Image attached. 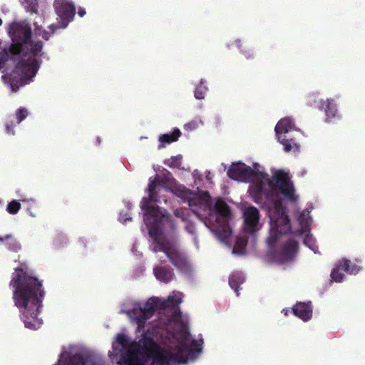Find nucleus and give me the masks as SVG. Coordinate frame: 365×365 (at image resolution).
Here are the masks:
<instances>
[{
    "instance_id": "f257e3e1",
    "label": "nucleus",
    "mask_w": 365,
    "mask_h": 365,
    "mask_svg": "<svg viewBox=\"0 0 365 365\" xmlns=\"http://www.w3.org/2000/svg\"><path fill=\"white\" fill-rule=\"evenodd\" d=\"M180 298H167L162 302L159 314L168 322L163 333L147 330L138 342L125 333L117 334L109 358L118 365H181L195 360L203 341L189 334L188 317L180 312Z\"/></svg>"
},
{
    "instance_id": "f03ea898",
    "label": "nucleus",
    "mask_w": 365,
    "mask_h": 365,
    "mask_svg": "<svg viewBox=\"0 0 365 365\" xmlns=\"http://www.w3.org/2000/svg\"><path fill=\"white\" fill-rule=\"evenodd\" d=\"M266 184L267 180L255 183L252 197L255 203L267 210L269 213L271 228L267 242L269 246L273 247L282 235L291 231V225L287 208L282 200L278 198L277 190L271 187L267 188Z\"/></svg>"
},
{
    "instance_id": "7ed1b4c3",
    "label": "nucleus",
    "mask_w": 365,
    "mask_h": 365,
    "mask_svg": "<svg viewBox=\"0 0 365 365\" xmlns=\"http://www.w3.org/2000/svg\"><path fill=\"white\" fill-rule=\"evenodd\" d=\"M9 34L13 42L9 46L11 54L12 56L21 55L16 67L21 68L26 75L34 76L40 67L41 61L38 58L44 54L42 52L43 42L31 40V28L26 22L12 23Z\"/></svg>"
},
{
    "instance_id": "20e7f679",
    "label": "nucleus",
    "mask_w": 365,
    "mask_h": 365,
    "mask_svg": "<svg viewBox=\"0 0 365 365\" xmlns=\"http://www.w3.org/2000/svg\"><path fill=\"white\" fill-rule=\"evenodd\" d=\"M160 185L155 177L149 179L148 185V196L143 197L140 208L143 211V220L148 229L156 226H163L168 224L171 229L175 227V222L170 215L163 212L158 205L155 204L160 202V197L158 195Z\"/></svg>"
},
{
    "instance_id": "39448f33",
    "label": "nucleus",
    "mask_w": 365,
    "mask_h": 365,
    "mask_svg": "<svg viewBox=\"0 0 365 365\" xmlns=\"http://www.w3.org/2000/svg\"><path fill=\"white\" fill-rule=\"evenodd\" d=\"M175 226L173 230H175ZM167 229L173 230V229L169 227L168 224H165L163 226L153 227L148 229L149 235L153 238L155 244L154 252L160 251L164 252L170 262L179 271L185 274L190 273L192 267L185 254L160 237L163 230Z\"/></svg>"
},
{
    "instance_id": "423d86ee",
    "label": "nucleus",
    "mask_w": 365,
    "mask_h": 365,
    "mask_svg": "<svg viewBox=\"0 0 365 365\" xmlns=\"http://www.w3.org/2000/svg\"><path fill=\"white\" fill-rule=\"evenodd\" d=\"M10 286L14 297H43L45 294L41 281L31 277L21 267H16L13 273Z\"/></svg>"
},
{
    "instance_id": "0eeeda50",
    "label": "nucleus",
    "mask_w": 365,
    "mask_h": 365,
    "mask_svg": "<svg viewBox=\"0 0 365 365\" xmlns=\"http://www.w3.org/2000/svg\"><path fill=\"white\" fill-rule=\"evenodd\" d=\"M15 305L21 312V317L26 328L37 329L42 324V320L37 318L42 307L41 298H14Z\"/></svg>"
},
{
    "instance_id": "6e6552de",
    "label": "nucleus",
    "mask_w": 365,
    "mask_h": 365,
    "mask_svg": "<svg viewBox=\"0 0 365 365\" xmlns=\"http://www.w3.org/2000/svg\"><path fill=\"white\" fill-rule=\"evenodd\" d=\"M209 215L210 220L215 217L213 232L218 233L223 237H229L231 234L228 224L230 210L227 204L222 200H218L213 210H210Z\"/></svg>"
},
{
    "instance_id": "1a4fd4ad",
    "label": "nucleus",
    "mask_w": 365,
    "mask_h": 365,
    "mask_svg": "<svg viewBox=\"0 0 365 365\" xmlns=\"http://www.w3.org/2000/svg\"><path fill=\"white\" fill-rule=\"evenodd\" d=\"M269 187H273L274 190L278 189L281 194L292 202H295L298 200V196L295 194V189L292 180L287 173L283 170H277L272 179H267Z\"/></svg>"
},
{
    "instance_id": "9d476101",
    "label": "nucleus",
    "mask_w": 365,
    "mask_h": 365,
    "mask_svg": "<svg viewBox=\"0 0 365 365\" xmlns=\"http://www.w3.org/2000/svg\"><path fill=\"white\" fill-rule=\"evenodd\" d=\"M269 187H273L274 190L278 189L281 194L292 202H295L298 200V196L295 194V189L292 180L287 173L283 170H277L272 179H267Z\"/></svg>"
},
{
    "instance_id": "9b49d317",
    "label": "nucleus",
    "mask_w": 365,
    "mask_h": 365,
    "mask_svg": "<svg viewBox=\"0 0 365 365\" xmlns=\"http://www.w3.org/2000/svg\"><path fill=\"white\" fill-rule=\"evenodd\" d=\"M158 299L159 298H149L143 307L135 304L133 309H122L120 313L126 314L131 321H135L138 324V331H140L143 327L145 320L156 312L154 305L158 304Z\"/></svg>"
},
{
    "instance_id": "f8f14e48",
    "label": "nucleus",
    "mask_w": 365,
    "mask_h": 365,
    "mask_svg": "<svg viewBox=\"0 0 365 365\" xmlns=\"http://www.w3.org/2000/svg\"><path fill=\"white\" fill-rule=\"evenodd\" d=\"M53 6L59 19L60 27L65 29L75 16V6L67 0H56Z\"/></svg>"
},
{
    "instance_id": "ddd939ff",
    "label": "nucleus",
    "mask_w": 365,
    "mask_h": 365,
    "mask_svg": "<svg viewBox=\"0 0 365 365\" xmlns=\"http://www.w3.org/2000/svg\"><path fill=\"white\" fill-rule=\"evenodd\" d=\"M155 178L160 185L166 190H170V186H175V192L180 197H185L190 193V190L185 186L177 184V181L173 177L172 173L166 169L163 170L160 175H156Z\"/></svg>"
},
{
    "instance_id": "4468645a",
    "label": "nucleus",
    "mask_w": 365,
    "mask_h": 365,
    "mask_svg": "<svg viewBox=\"0 0 365 365\" xmlns=\"http://www.w3.org/2000/svg\"><path fill=\"white\" fill-rule=\"evenodd\" d=\"M259 211L254 206H249L243 212L244 229L250 234H254L260 229Z\"/></svg>"
},
{
    "instance_id": "2eb2a0df",
    "label": "nucleus",
    "mask_w": 365,
    "mask_h": 365,
    "mask_svg": "<svg viewBox=\"0 0 365 365\" xmlns=\"http://www.w3.org/2000/svg\"><path fill=\"white\" fill-rule=\"evenodd\" d=\"M227 174L229 178L241 182L250 181L255 175V171L244 163L232 164Z\"/></svg>"
},
{
    "instance_id": "dca6fc26",
    "label": "nucleus",
    "mask_w": 365,
    "mask_h": 365,
    "mask_svg": "<svg viewBox=\"0 0 365 365\" xmlns=\"http://www.w3.org/2000/svg\"><path fill=\"white\" fill-rule=\"evenodd\" d=\"M55 365H103L99 361L92 359H83L80 354H73L67 358L66 353L60 355L58 362Z\"/></svg>"
},
{
    "instance_id": "f3484780",
    "label": "nucleus",
    "mask_w": 365,
    "mask_h": 365,
    "mask_svg": "<svg viewBox=\"0 0 365 365\" xmlns=\"http://www.w3.org/2000/svg\"><path fill=\"white\" fill-rule=\"evenodd\" d=\"M299 248L298 242L294 239H289L283 245L281 251L278 253V260L280 263H285L293 260Z\"/></svg>"
},
{
    "instance_id": "a211bd4d",
    "label": "nucleus",
    "mask_w": 365,
    "mask_h": 365,
    "mask_svg": "<svg viewBox=\"0 0 365 365\" xmlns=\"http://www.w3.org/2000/svg\"><path fill=\"white\" fill-rule=\"evenodd\" d=\"M295 316L304 322L309 321L312 316L311 302L297 303L292 308Z\"/></svg>"
},
{
    "instance_id": "6ab92c4d",
    "label": "nucleus",
    "mask_w": 365,
    "mask_h": 365,
    "mask_svg": "<svg viewBox=\"0 0 365 365\" xmlns=\"http://www.w3.org/2000/svg\"><path fill=\"white\" fill-rule=\"evenodd\" d=\"M155 278L162 282L168 284L175 277L173 269L169 266H156L153 268Z\"/></svg>"
},
{
    "instance_id": "aec40b11",
    "label": "nucleus",
    "mask_w": 365,
    "mask_h": 365,
    "mask_svg": "<svg viewBox=\"0 0 365 365\" xmlns=\"http://www.w3.org/2000/svg\"><path fill=\"white\" fill-rule=\"evenodd\" d=\"M277 135L278 136V140L283 145L284 150L286 152L299 150V145L297 142L296 139L292 136L291 132L282 133Z\"/></svg>"
},
{
    "instance_id": "412c9836",
    "label": "nucleus",
    "mask_w": 365,
    "mask_h": 365,
    "mask_svg": "<svg viewBox=\"0 0 365 365\" xmlns=\"http://www.w3.org/2000/svg\"><path fill=\"white\" fill-rule=\"evenodd\" d=\"M181 135V132L178 128H175L172 133H166L160 135L158 149H161L165 146V144H170L178 140Z\"/></svg>"
},
{
    "instance_id": "4be33fe9",
    "label": "nucleus",
    "mask_w": 365,
    "mask_h": 365,
    "mask_svg": "<svg viewBox=\"0 0 365 365\" xmlns=\"http://www.w3.org/2000/svg\"><path fill=\"white\" fill-rule=\"evenodd\" d=\"M274 130L277 134L292 132L294 130V125L290 118H284L277 123Z\"/></svg>"
},
{
    "instance_id": "5701e85b",
    "label": "nucleus",
    "mask_w": 365,
    "mask_h": 365,
    "mask_svg": "<svg viewBox=\"0 0 365 365\" xmlns=\"http://www.w3.org/2000/svg\"><path fill=\"white\" fill-rule=\"evenodd\" d=\"M322 110L325 112L327 122L331 121V120L336 118L338 114L336 106L332 99H327L325 101Z\"/></svg>"
},
{
    "instance_id": "b1692460",
    "label": "nucleus",
    "mask_w": 365,
    "mask_h": 365,
    "mask_svg": "<svg viewBox=\"0 0 365 365\" xmlns=\"http://www.w3.org/2000/svg\"><path fill=\"white\" fill-rule=\"evenodd\" d=\"M244 282L245 277L241 272L233 273L229 277V284L237 295H239L240 287Z\"/></svg>"
},
{
    "instance_id": "393cba45",
    "label": "nucleus",
    "mask_w": 365,
    "mask_h": 365,
    "mask_svg": "<svg viewBox=\"0 0 365 365\" xmlns=\"http://www.w3.org/2000/svg\"><path fill=\"white\" fill-rule=\"evenodd\" d=\"M340 265L341 266V270L350 274H356L361 270L359 265L352 263L346 258L340 259Z\"/></svg>"
},
{
    "instance_id": "a878e982",
    "label": "nucleus",
    "mask_w": 365,
    "mask_h": 365,
    "mask_svg": "<svg viewBox=\"0 0 365 365\" xmlns=\"http://www.w3.org/2000/svg\"><path fill=\"white\" fill-rule=\"evenodd\" d=\"M325 101H323L319 98V94H311L307 98V104L310 107L318 108L320 110H323Z\"/></svg>"
},
{
    "instance_id": "bb28decb",
    "label": "nucleus",
    "mask_w": 365,
    "mask_h": 365,
    "mask_svg": "<svg viewBox=\"0 0 365 365\" xmlns=\"http://www.w3.org/2000/svg\"><path fill=\"white\" fill-rule=\"evenodd\" d=\"M344 271L341 270V266L340 265V260L336 264L334 267L332 269L330 277L331 281L336 282H341L344 279Z\"/></svg>"
},
{
    "instance_id": "cd10ccee",
    "label": "nucleus",
    "mask_w": 365,
    "mask_h": 365,
    "mask_svg": "<svg viewBox=\"0 0 365 365\" xmlns=\"http://www.w3.org/2000/svg\"><path fill=\"white\" fill-rule=\"evenodd\" d=\"M5 245L6 246L9 250L14 252H17L21 249L20 243L11 234H9V236L6 238Z\"/></svg>"
},
{
    "instance_id": "c85d7f7f",
    "label": "nucleus",
    "mask_w": 365,
    "mask_h": 365,
    "mask_svg": "<svg viewBox=\"0 0 365 365\" xmlns=\"http://www.w3.org/2000/svg\"><path fill=\"white\" fill-rule=\"evenodd\" d=\"M298 221L301 226L302 232H305L311 223L309 212H302L299 215Z\"/></svg>"
},
{
    "instance_id": "c756f323",
    "label": "nucleus",
    "mask_w": 365,
    "mask_h": 365,
    "mask_svg": "<svg viewBox=\"0 0 365 365\" xmlns=\"http://www.w3.org/2000/svg\"><path fill=\"white\" fill-rule=\"evenodd\" d=\"M235 44L240 50L247 59H252L255 57V53L252 49L247 46H244L241 40L235 41Z\"/></svg>"
},
{
    "instance_id": "7c9ffc66",
    "label": "nucleus",
    "mask_w": 365,
    "mask_h": 365,
    "mask_svg": "<svg viewBox=\"0 0 365 365\" xmlns=\"http://www.w3.org/2000/svg\"><path fill=\"white\" fill-rule=\"evenodd\" d=\"M207 91V88L205 85L204 81L201 80L200 83L196 86L194 92L195 98L199 100L204 99Z\"/></svg>"
},
{
    "instance_id": "2f4dec72",
    "label": "nucleus",
    "mask_w": 365,
    "mask_h": 365,
    "mask_svg": "<svg viewBox=\"0 0 365 365\" xmlns=\"http://www.w3.org/2000/svg\"><path fill=\"white\" fill-rule=\"evenodd\" d=\"M182 155L173 156L164 161V164L170 168H179L181 165Z\"/></svg>"
},
{
    "instance_id": "473e14b6",
    "label": "nucleus",
    "mask_w": 365,
    "mask_h": 365,
    "mask_svg": "<svg viewBox=\"0 0 365 365\" xmlns=\"http://www.w3.org/2000/svg\"><path fill=\"white\" fill-rule=\"evenodd\" d=\"M21 203L16 200L9 202L6 207V211L11 215L16 214L21 209Z\"/></svg>"
},
{
    "instance_id": "72a5a7b5",
    "label": "nucleus",
    "mask_w": 365,
    "mask_h": 365,
    "mask_svg": "<svg viewBox=\"0 0 365 365\" xmlns=\"http://www.w3.org/2000/svg\"><path fill=\"white\" fill-rule=\"evenodd\" d=\"M10 56H12L10 53L9 47L8 48H4L0 51V70L5 66L6 62L9 59Z\"/></svg>"
},
{
    "instance_id": "f704fd0d",
    "label": "nucleus",
    "mask_w": 365,
    "mask_h": 365,
    "mask_svg": "<svg viewBox=\"0 0 365 365\" xmlns=\"http://www.w3.org/2000/svg\"><path fill=\"white\" fill-rule=\"evenodd\" d=\"M28 116V110L25 108H20L16 112L17 123L22 122Z\"/></svg>"
},
{
    "instance_id": "c9c22d12",
    "label": "nucleus",
    "mask_w": 365,
    "mask_h": 365,
    "mask_svg": "<svg viewBox=\"0 0 365 365\" xmlns=\"http://www.w3.org/2000/svg\"><path fill=\"white\" fill-rule=\"evenodd\" d=\"M15 124L14 123L13 120H8L6 123V133L9 135H14L15 132H14V127H15Z\"/></svg>"
},
{
    "instance_id": "e433bc0d",
    "label": "nucleus",
    "mask_w": 365,
    "mask_h": 365,
    "mask_svg": "<svg viewBox=\"0 0 365 365\" xmlns=\"http://www.w3.org/2000/svg\"><path fill=\"white\" fill-rule=\"evenodd\" d=\"M174 215L177 217L181 218L182 220H186L185 211L182 209H176L174 211Z\"/></svg>"
},
{
    "instance_id": "4c0bfd02",
    "label": "nucleus",
    "mask_w": 365,
    "mask_h": 365,
    "mask_svg": "<svg viewBox=\"0 0 365 365\" xmlns=\"http://www.w3.org/2000/svg\"><path fill=\"white\" fill-rule=\"evenodd\" d=\"M38 35H41V34H38ZM41 36L44 40L48 41L49 39L50 35L48 31L44 30L41 34Z\"/></svg>"
},
{
    "instance_id": "58836bf2",
    "label": "nucleus",
    "mask_w": 365,
    "mask_h": 365,
    "mask_svg": "<svg viewBox=\"0 0 365 365\" xmlns=\"http://www.w3.org/2000/svg\"><path fill=\"white\" fill-rule=\"evenodd\" d=\"M78 14L81 17H83L86 14V10L84 9H83V8H79V9L78 11Z\"/></svg>"
},
{
    "instance_id": "ea45409f",
    "label": "nucleus",
    "mask_w": 365,
    "mask_h": 365,
    "mask_svg": "<svg viewBox=\"0 0 365 365\" xmlns=\"http://www.w3.org/2000/svg\"><path fill=\"white\" fill-rule=\"evenodd\" d=\"M48 28L51 30L52 33H54L55 31L58 28V26L55 24H51L48 26Z\"/></svg>"
},
{
    "instance_id": "a19ab883",
    "label": "nucleus",
    "mask_w": 365,
    "mask_h": 365,
    "mask_svg": "<svg viewBox=\"0 0 365 365\" xmlns=\"http://www.w3.org/2000/svg\"><path fill=\"white\" fill-rule=\"evenodd\" d=\"M182 294L180 292H173L172 294L169 295L168 297H180V295H181Z\"/></svg>"
},
{
    "instance_id": "79ce46f5",
    "label": "nucleus",
    "mask_w": 365,
    "mask_h": 365,
    "mask_svg": "<svg viewBox=\"0 0 365 365\" xmlns=\"http://www.w3.org/2000/svg\"><path fill=\"white\" fill-rule=\"evenodd\" d=\"M9 236V234H7L3 237H0V242H4V244L6 243V238L8 237Z\"/></svg>"
},
{
    "instance_id": "37998d69",
    "label": "nucleus",
    "mask_w": 365,
    "mask_h": 365,
    "mask_svg": "<svg viewBox=\"0 0 365 365\" xmlns=\"http://www.w3.org/2000/svg\"><path fill=\"white\" fill-rule=\"evenodd\" d=\"M196 125V123L195 122L189 123L186 125V126L190 128H195Z\"/></svg>"
},
{
    "instance_id": "c03bdc74",
    "label": "nucleus",
    "mask_w": 365,
    "mask_h": 365,
    "mask_svg": "<svg viewBox=\"0 0 365 365\" xmlns=\"http://www.w3.org/2000/svg\"><path fill=\"white\" fill-rule=\"evenodd\" d=\"M289 312V310L288 309H283L282 312L284 314V315H287L288 314V312Z\"/></svg>"
},
{
    "instance_id": "a18cd8bd",
    "label": "nucleus",
    "mask_w": 365,
    "mask_h": 365,
    "mask_svg": "<svg viewBox=\"0 0 365 365\" xmlns=\"http://www.w3.org/2000/svg\"><path fill=\"white\" fill-rule=\"evenodd\" d=\"M31 11L32 12H35V13L37 12V9H36V7L35 6H31Z\"/></svg>"
},
{
    "instance_id": "49530a36",
    "label": "nucleus",
    "mask_w": 365,
    "mask_h": 365,
    "mask_svg": "<svg viewBox=\"0 0 365 365\" xmlns=\"http://www.w3.org/2000/svg\"><path fill=\"white\" fill-rule=\"evenodd\" d=\"M2 23H3V21H2L1 19H0V26H1Z\"/></svg>"
},
{
    "instance_id": "de8ad7c7",
    "label": "nucleus",
    "mask_w": 365,
    "mask_h": 365,
    "mask_svg": "<svg viewBox=\"0 0 365 365\" xmlns=\"http://www.w3.org/2000/svg\"><path fill=\"white\" fill-rule=\"evenodd\" d=\"M26 1H29V0H26Z\"/></svg>"
}]
</instances>
